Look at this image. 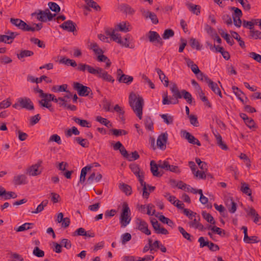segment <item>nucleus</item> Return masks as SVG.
<instances>
[{
	"instance_id": "55",
	"label": "nucleus",
	"mask_w": 261,
	"mask_h": 261,
	"mask_svg": "<svg viewBox=\"0 0 261 261\" xmlns=\"http://www.w3.org/2000/svg\"><path fill=\"white\" fill-rule=\"evenodd\" d=\"M159 219L160 221H161L162 223L166 224L170 226H172L174 224L173 222L171 220H170L168 218L165 217L164 215H160L159 217Z\"/></svg>"
},
{
	"instance_id": "52",
	"label": "nucleus",
	"mask_w": 261,
	"mask_h": 261,
	"mask_svg": "<svg viewBox=\"0 0 261 261\" xmlns=\"http://www.w3.org/2000/svg\"><path fill=\"white\" fill-rule=\"evenodd\" d=\"M75 140L83 147H88L89 146V142L86 139H83L80 137H76Z\"/></svg>"
},
{
	"instance_id": "57",
	"label": "nucleus",
	"mask_w": 261,
	"mask_h": 261,
	"mask_svg": "<svg viewBox=\"0 0 261 261\" xmlns=\"http://www.w3.org/2000/svg\"><path fill=\"white\" fill-rule=\"evenodd\" d=\"M231 10H233L234 13L232 14V17L241 18L243 15L242 11L237 7H231Z\"/></svg>"
},
{
	"instance_id": "22",
	"label": "nucleus",
	"mask_w": 261,
	"mask_h": 261,
	"mask_svg": "<svg viewBox=\"0 0 261 261\" xmlns=\"http://www.w3.org/2000/svg\"><path fill=\"white\" fill-rule=\"evenodd\" d=\"M0 196L5 200H8L11 198H16L17 197V194L12 191H7L5 189L3 191H0Z\"/></svg>"
},
{
	"instance_id": "25",
	"label": "nucleus",
	"mask_w": 261,
	"mask_h": 261,
	"mask_svg": "<svg viewBox=\"0 0 261 261\" xmlns=\"http://www.w3.org/2000/svg\"><path fill=\"white\" fill-rule=\"evenodd\" d=\"M119 8L121 12L126 14L133 15L135 12V11L127 4H122L120 5Z\"/></svg>"
},
{
	"instance_id": "20",
	"label": "nucleus",
	"mask_w": 261,
	"mask_h": 261,
	"mask_svg": "<svg viewBox=\"0 0 261 261\" xmlns=\"http://www.w3.org/2000/svg\"><path fill=\"white\" fill-rule=\"evenodd\" d=\"M183 135L185 139L188 141L189 143L192 144H196L199 146L201 145V143L197 139L195 138L194 136L191 135L190 133L185 131Z\"/></svg>"
},
{
	"instance_id": "48",
	"label": "nucleus",
	"mask_w": 261,
	"mask_h": 261,
	"mask_svg": "<svg viewBox=\"0 0 261 261\" xmlns=\"http://www.w3.org/2000/svg\"><path fill=\"white\" fill-rule=\"evenodd\" d=\"M130 39V37L129 35H126L125 37L124 38V41H122L121 39V43H119L122 46H125V47H129L130 48H133L134 46L132 45L131 46H129V40Z\"/></svg>"
},
{
	"instance_id": "15",
	"label": "nucleus",
	"mask_w": 261,
	"mask_h": 261,
	"mask_svg": "<svg viewBox=\"0 0 261 261\" xmlns=\"http://www.w3.org/2000/svg\"><path fill=\"white\" fill-rule=\"evenodd\" d=\"M13 183L16 186L27 184L28 183L27 177L24 174L15 175L14 176Z\"/></svg>"
},
{
	"instance_id": "9",
	"label": "nucleus",
	"mask_w": 261,
	"mask_h": 261,
	"mask_svg": "<svg viewBox=\"0 0 261 261\" xmlns=\"http://www.w3.org/2000/svg\"><path fill=\"white\" fill-rule=\"evenodd\" d=\"M147 37L149 41L155 45L157 43L159 44L160 46L163 45L164 42L156 32L150 31L147 34Z\"/></svg>"
},
{
	"instance_id": "42",
	"label": "nucleus",
	"mask_w": 261,
	"mask_h": 261,
	"mask_svg": "<svg viewBox=\"0 0 261 261\" xmlns=\"http://www.w3.org/2000/svg\"><path fill=\"white\" fill-rule=\"evenodd\" d=\"M67 86H68L67 84H63V85L59 86H54L52 87L51 90L55 92H66L67 93L68 92V91L67 90Z\"/></svg>"
},
{
	"instance_id": "61",
	"label": "nucleus",
	"mask_w": 261,
	"mask_h": 261,
	"mask_svg": "<svg viewBox=\"0 0 261 261\" xmlns=\"http://www.w3.org/2000/svg\"><path fill=\"white\" fill-rule=\"evenodd\" d=\"M31 42L38 45V47L41 48H44L45 47V45L44 42L39 39L36 38H31L30 39Z\"/></svg>"
},
{
	"instance_id": "17",
	"label": "nucleus",
	"mask_w": 261,
	"mask_h": 261,
	"mask_svg": "<svg viewBox=\"0 0 261 261\" xmlns=\"http://www.w3.org/2000/svg\"><path fill=\"white\" fill-rule=\"evenodd\" d=\"M200 220V217L199 215L197 216V218H194L192 221L189 223V225L190 227L198 229L201 231L204 230V227L203 225L199 222Z\"/></svg>"
},
{
	"instance_id": "39",
	"label": "nucleus",
	"mask_w": 261,
	"mask_h": 261,
	"mask_svg": "<svg viewBox=\"0 0 261 261\" xmlns=\"http://www.w3.org/2000/svg\"><path fill=\"white\" fill-rule=\"evenodd\" d=\"M34 55L33 51L29 50H22L17 54V58L21 59L24 57H30Z\"/></svg>"
},
{
	"instance_id": "62",
	"label": "nucleus",
	"mask_w": 261,
	"mask_h": 261,
	"mask_svg": "<svg viewBox=\"0 0 261 261\" xmlns=\"http://www.w3.org/2000/svg\"><path fill=\"white\" fill-rule=\"evenodd\" d=\"M164 121L167 124H172L173 121V118L171 116H168L167 114H162L161 115Z\"/></svg>"
},
{
	"instance_id": "12",
	"label": "nucleus",
	"mask_w": 261,
	"mask_h": 261,
	"mask_svg": "<svg viewBox=\"0 0 261 261\" xmlns=\"http://www.w3.org/2000/svg\"><path fill=\"white\" fill-rule=\"evenodd\" d=\"M76 24L72 20H68L64 22L60 25V27L63 30L69 32H74L76 31Z\"/></svg>"
},
{
	"instance_id": "1",
	"label": "nucleus",
	"mask_w": 261,
	"mask_h": 261,
	"mask_svg": "<svg viewBox=\"0 0 261 261\" xmlns=\"http://www.w3.org/2000/svg\"><path fill=\"white\" fill-rule=\"evenodd\" d=\"M170 88L173 94L172 97L169 99L167 93H164L162 101L163 105L177 104L179 102L178 99L182 97L185 99L188 103H192L193 97L190 92L187 91L186 90H182L180 91L177 85L174 83H171Z\"/></svg>"
},
{
	"instance_id": "36",
	"label": "nucleus",
	"mask_w": 261,
	"mask_h": 261,
	"mask_svg": "<svg viewBox=\"0 0 261 261\" xmlns=\"http://www.w3.org/2000/svg\"><path fill=\"white\" fill-rule=\"evenodd\" d=\"M72 120L76 123L79 124L82 127H89V122L86 120L81 119L79 118L73 117Z\"/></svg>"
},
{
	"instance_id": "21",
	"label": "nucleus",
	"mask_w": 261,
	"mask_h": 261,
	"mask_svg": "<svg viewBox=\"0 0 261 261\" xmlns=\"http://www.w3.org/2000/svg\"><path fill=\"white\" fill-rule=\"evenodd\" d=\"M245 211L247 213L248 215L253 216L254 218L253 222L257 224L260 225L261 223H259V220L260 219V217L257 214L255 210L253 207H250V210L248 211L247 209L245 210Z\"/></svg>"
},
{
	"instance_id": "37",
	"label": "nucleus",
	"mask_w": 261,
	"mask_h": 261,
	"mask_svg": "<svg viewBox=\"0 0 261 261\" xmlns=\"http://www.w3.org/2000/svg\"><path fill=\"white\" fill-rule=\"evenodd\" d=\"M188 8L192 13L196 15H198L200 13V7L198 5L190 3L188 4Z\"/></svg>"
},
{
	"instance_id": "59",
	"label": "nucleus",
	"mask_w": 261,
	"mask_h": 261,
	"mask_svg": "<svg viewBox=\"0 0 261 261\" xmlns=\"http://www.w3.org/2000/svg\"><path fill=\"white\" fill-rule=\"evenodd\" d=\"M33 253L35 256L38 257H42L44 256V252L40 249L38 246L34 248Z\"/></svg>"
},
{
	"instance_id": "35",
	"label": "nucleus",
	"mask_w": 261,
	"mask_h": 261,
	"mask_svg": "<svg viewBox=\"0 0 261 261\" xmlns=\"http://www.w3.org/2000/svg\"><path fill=\"white\" fill-rule=\"evenodd\" d=\"M215 136L216 138L217 141V144L218 145V146L223 150H227L228 147L222 141V137L220 136V135L219 134L217 133V134L215 135Z\"/></svg>"
},
{
	"instance_id": "49",
	"label": "nucleus",
	"mask_w": 261,
	"mask_h": 261,
	"mask_svg": "<svg viewBox=\"0 0 261 261\" xmlns=\"http://www.w3.org/2000/svg\"><path fill=\"white\" fill-rule=\"evenodd\" d=\"M47 9L45 11L39 10V13L37 14V19L42 22H46L47 21L46 15L44 13H46Z\"/></svg>"
},
{
	"instance_id": "45",
	"label": "nucleus",
	"mask_w": 261,
	"mask_h": 261,
	"mask_svg": "<svg viewBox=\"0 0 261 261\" xmlns=\"http://www.w3.org/2000/svg\"><path fill=\"white\" fill-rule=\"evenodd\" d=\"M232 89L233 90V93L237 96L238 98L244 104V100L241 98V95L244 94V93L237 87L232 86Z\"/></svg>"
},
{
	"instance_id": "2",
	"label": "nucleus",
	"mask_w": 261,
	"mask_h": 261,
	"mask_svg": "<svg viewBox=\"0 0 261 261\" xmlns=\"http://www.w3.org/2000/svg\"><path fill=\"white\" fill-rule=\"evenodd\" d=\"M77 69L79 71L82 72H85L86 70H87L89 73L94 75H96L99 78H101L107 82L114 83L115 81L114 78L110 74H108L107 71H105L100 67L94 68L89 65L84 63H79L78 64Z\"/></svg>"
},
{
	"instance_id": "6",
	"label": "nucleus",
	"mask_w": 261,
	"mask_h": 261,
	"mask_svg": "<svg viewBox=\"0 0 261 261\" xmlns=\"http://www.w3.org/2000/svg\"><path fill=\"white\" fill-rule=\"evenodd\" d=\"M10 21L12 25L23 31H30L32 30L30 25L20 19L11 18Z\"/></svg>"
},
{
	"instance_id": "34",
	"label": "nucleus",
	"mask_w": 261,
	"mask_h": 261,
	"mask_svg": "<svg viewBox=\"0 0 261 261\" xmlns=\"http://www.w3.org/2000/svg\"><path fill=\"white\" fill-rule=\"evenodd\" d=\"M96 120L97 121L99 122L102 124H103L108 128L112 127L113 126L112 124L110 122V121L107 120L106 118H104L100 116H97Z\"/></svg>"
},
{
	"instance_id": "11",
	"label": "nucleus",
	"mask_w": 261,
	"mask_h": 261,
	"mask_svg": "<svg viewBox=\"0 0 261 261\" xmlns=\"http://www.w3.org/2000/svg\"><path fill=\"white\" fill-rule=\"evenodd\" d=\"M168 141V134L164 133L161 134L158 137L156 141V145L161 150L166 149V144Z\"/></svg>"
},
{
	"instance_id": "47",
	"label": "nucleus",
	"mask_w": 261,
	"mask_h": 261,
	"mask_svg": "<svg viewBox=\"0 0 261 261\" xmlns=\"http://www.w3.org/2000/svg\"><path fill=\"white\" fill-rule=\"evenodd\" d=\"M72 134L74 135H79L80 134V132L75 126L72 127L71 128L68 129L65 132V135L67 137H71Z\"/></svg>"
},
{
	"instance_id": "16",
	"label": "nucleus",
	"mask_w": 261,
	"mask_h": 261,
	"mask_svg": "<svg viewBox=\"0 0 261 261\" xmlns=\"http://www.w3.org/2000/svg\"><path fill=\"white\" fill-rule=\"evenodd\" d=\"M150 171L154 176L161 177L163 175V172L159 171L158 168V163H155L153 160L151 161L150 163Z\"/></svg>"
},
{
	"instance_id": "32",
	"label": "nucleus",
	"mask_w": 261,
	"mask_h": 261,
	"mask_svg": "<svg viewBox=\"0 0 261 261\" xmlns=\"http://www.w3.org/2000/svg\"><path fill=\"white\" fill-rule=\"evenodd\" d=\"M178 229L185 239L191 242L193 241V237L190 233L187 232L183 227L179 226Z\"/></svg>"
},
{
	"instance_id": "43",
	"label": "nucleus",
	"mask_w": 261,
	"mask_h": 261,
	"mask_svg": "<svg viewBox=\"0 0 261 261\" xmlns=\"http://www.w3.org/2000/svg\"><path fill=\"white\" fill-rule=\"evenodd\" d=\"M241 191L243 193L246 194L249 196H251L252 194L251 190L249 188V185L245 182H241Z\"/></svg>"
},
{
	"instance_id": "31",
	"label": "nucleus",
	"mask_w": 261,
	"mask_h": 261,
	"mask_svg": "<svg viewBox=\"0 0 261 261\" xmlns=\"http://www.w3.org/2000/svg\"><path fill=\"white\" fill-rule=\"evenodd\" d=\"M230 34H231L232 37L239 42L240 46L242 48H245L246 46H245V42L244 41H243L241 39V38L240 37V35L238 34V33L234 31H230Z\"/></svg>"
},
{
	"instance_id": "54",
	"label": "nucleus",
	"mask_w": 261,
	"mask_h": 261,
	"mask_svg": "<svg viewBox=\"0 0 261 261\" xmlns=\"http://www.w3.org/2000/svg\"><path fill=\"white\" fill-rule=\"evenodd\" d=\"M129 166L132 171L136 175V176H138V174H141V173H140V169L138 165L136 164H130Z\"/></svg>"
},
{
	"instance_id": "58",
	"label": "nucleus",
	"mask_w": 261,
	"mask_h": 261,
	"mask_svg": "<svg viewBox=\"0 0 261 261\" xmlns=\"http://www.w3.org/2000/svg\"><path fill=\"white\" fill-rule=\"evenodd\" d=\"M38 102L40 106L48 109L51 112L53 111V109L51 108V104L49 102L46 100L43 101V99H42L39 100Z\"/></svg>"
},
{
	"instance_id": "64",
	"label": "nucleus",
	"mask_w": 261,
	"mask_h": 261,
	"mask_svg": "<svg viewBox=\"0 0 261 261\" xmlns=\"http://www.w3.org/2000/svg\"><path fill=\"white\" fill-rule=\"evenodd\" d=\"M243 8L246 11H249L251 9V6L247 0H237Z\"/></svg>"
},
{
	"instance_id": "51",
	"label": "nucleus",
	"mask_w": 261,
	"mask_h": 261,
	"mask_svg": "<svg viewBox=\"0 0 261 261\" xmlns=\"http://www.w3.org/2000/svg\"><path fill=\"white\" fill-rule=\"evenodd\" d=\"M174 35V32L172 29H166L162 35L164 39H168L170 37H173Z\"/></svg>"
},
{
	"instance_id": "44",
	"label": "nucleus",
	"mask_w": 261,
	"mask_h": 261,
	"mask_svg": "<svg viewBox=\"0 0 261 261\" xmlns=\"http://www.w3.org/2000/svg\"><path fill=\"white\" fill-rule=\"evenodd\" d=\"M85 3L88 7H91L95 9L96 11H100V7L93 0H85Z\"/></svg>"
},
{
	"instance_id": "29",
	"label": "nucleus",
	"mask_w": 261,
	"mask_h": 261,
	"mask_svg": "<svg viewBox=\"0 0 261 261\" xmlns=\"http://www.w3.org/2000/svg\"><path fill=\"white\" fill-rule=\"evenodd\" d=\"M119 189L122 192L125 193V194L126 195H130L132 194V188L130 186H129L127 184H125L124 183L120 184Z\"/></svg>"
},
{
	"instance_id": "53",
	"label": "nucleus",
	"mask_w": 261,
	"mask_h": 261,
	"mask_svg": "<svg viewBox=\"0 0 261 261\" xmlns=\"http://www.w3.org/2000/svg\"><path fill=\"white\" fill-rule=\"evenodd\" d=\"M117 27V30L121 32L126 33L130 31V29L128 28L129 25L127 27L126 25V22H122L118 24Z\"/></svg>"
},
{
	"instance_id": "18",
	"label": "nucleus",
	"mask_w": 261,
	"mask_h": 261,
	"mask_svg": "<svg viewBox=\"0 0 261 261\" xmlns=\"http://www.w3.org/2000/svg\"><path fill=\"white\" fill-rule=\"evenodd\" d=\"M58 101H59V105L60 107H62L73 111L76 110V107L74 105L68 104L67 103V100H65L64 98H62V97H58Z\"/></svg>"
},
{
	"instance_id": "10",
	"label": "nucleus",
	"mask_w": 261,
	"mask_h": 261,
	"mask_svg": "<svg viewBox=\"0 0 261 261\" xmlns=\"http://www.w3.org/2000/svg\"><path fill=\"white\" fill-rule=\"evenodd\" d=\"M150 223L156 233L162 234H168L169 233L168 231L166 228L161 226V224L159 223L156 219L152 218Z\"/></svg>"
},
{
	"instance_id": "27",
	"label": "nucleus",
	"mask_w": 261,
	"mask_h": 261,
	"mask_svg": "<svg viewBox=\"0 0 261 261\" xmlns=\"http://www.w3.org/2000/svg\"><path fill=\"white\" fill-rule=\"evenodd\" d=\"M226 206L230 213L233 214L236 211L237 203L233 201L232 198L227 200Z\"/></svg>"
},
{
	"instance_id": "23",
	"label": "nucleus",
	"mask_w": 261,
	"mask_h": 261,
	"mask_svg": "<svg viewBox=\"0 0 261 261\" xmlns=\"http://www.w3.org/2000/svg\"><path fill=\"white\" fill-rule=\"evenodd\" d=\"M46 79H47V80H46V83H51V80L48 79L45 75H42L39 78H35L32 75H29L28 76V80L30 81L32 83H36L37 84L40 83L42 82V80H45Z\"/></svg>"
},
{
	"instance_id": "3",
	"label": "nucleus",
	"mask_w": 261,
	"mask_h": 261,
	"mask_svg": "<svg viewBox=\"0 0 261 261\" xmlns=\"http://www.w3.org/2000/svg\"><path fill=\"white\" fill-rule=\"evenodd\" d=\"M128 102L130 107L133 109L139 119L142 118V111L144 105L143 98L134 93L131 92L129 95Z\"/></svg>"
},
{
	"instance_id": "30",
	"label": "nucleus",
	"mask_w": 261,
	"mask_h": 261,
	"mask_svg": "<svg viewBox=\"0 0 261 261\" xmlns=\"http://www.w3.org/2000/svg\"><path fill=\"white\" fill-rule=\"evenodd\" d=\"M97 60L98 62H106V67L109 68L111 65V62L108 58L103 54L97 56Z\"/></svg>"
},
{
	"instance_id": "8",
	"label": "nucleus",
	"mask_w": 261,
	"mask_h": 261,
	"mask_svg": "<svg viewBox=\"0 0 261 261\" xmlns=\"http://www.w3.org/2000/svg\"><path fill=\"white\" fill-rule=\"evenodd\" d=\"M20 107L22 109H25L29 110H33L34 107L31 99L27 97H21L18 99Z\"/></svg>"
},
{
	"instance_id": "63",
	"label": "nucleus",
	"mask_w": 261,
	"mask_h": 261,
	"mask_svg": "<svg viewBox=\"0 0 261 261\" xmlns=\"http://www.w3.org/2000/svg\"><path fill=\"white\" fill-rule=\"evenodd\" d=\"M158 166H159V168L161 169L168 171V167H170V164L168 161H162L160 160L158 162Z\"/></svg>"
},
{
	"instance_id": "33",
	"label": "nucleus",
	"mask_w": 261,
	"mask_h": 261,
	"mask_svg": "<svg viewBox=\"0 0 261 261\" xmlns=\"http://www.w3.org/2000/svg\"><path fill=\"white\" fill-rule=\"evenodd\" d=\"M198 94L200 99L205 102V105L209 108L212 107V105L207 99V98L205 96L204 92L202 90L201 88H199L198 90Z\"/></svg>"
},
{
	"instance_id": "40",
	"label": "nucleus",
	"mask_w": 261,
	"mask_h": 261,
	"mask_svg": "<svg viewBox=\"0 0 261 261\" xmlns=\"http://www.w3.org/2000/svg\"><path fill=\"white\" fill-rule=\"evenodd\" d=\"M48 202V200L45 199L43 200L42 202L38 205L35 211L32 212V213L34 214H38L44 210V207L47 205Z\"/></svg>"
},
{
	"instance_id": "24",
	"label": "nucleus",
	"mask_w": 261,
	"mask_h": 261,
	"mask_svg": "<svg viewBox=\"0 0 261 261\" xmlns=\"http://www.w3.org/2000/svg\"><path fill=\"white\" fill-rule=\"evenodd\" d=\"M92 166L91 165H87L86 167L83 168L81 170L80 180L78 183V185L80 183L84 184L86 180V176L88 170H91Z\"/></svg>"
},
{
	"instance_id": "46",
	"label": "nucleus",
	"mask_w": 261,
	"mask_h": 261,
	"mask_svg": "<svg viewBox=\"0 0 261 261\" xmlns=\"http://www.w3.org/2000/svg\"><path fill=\"white\" fill-rule=\"evenodd\" d=\"M144 123L146 128L149 130H152L153 129V122L150 116H147L145 118Z\"/></svg>"
},
{
	"instance_id": "4",
	"label": "nucleus",
	"mask_w": 261,
	"mask_h": 261,
	"mask_svg": "<svg viewBox=\"0 0 261 261\" xmlns=\"http://www.w3.org/2000/svg\"><path fill=\"white\" fill-rule=\"evenodd\" d=\"M121 227H125L130 222V210L126 202L122 204V209L119 218Z\"/></svg>"
},
{
	"instance_id": "38",
	"label": "nucleus",
	"mask_w": 261,
	"mask_h": 261,
	"mask_svg": "<svg viewBox=\"0 0 261 261\" xmlns=\"http://www.w3.org/2000/svg\"><path fill=\"white\" fill-rule=\"evenodd\" d=\"M202 216L207 222L212 224L216 223L213 217L210 214L207 213L205 211H203L202 212Z\"/></svg>"
},
{
	"instance_id": "7",
	"label": "nucleus",
	"mask_w": 261,
	"mask_h": 261,
	"mask_svg": "<svg viewBox=\"0 0 261 261\" xmlns=\"http://www.w3.org/2000/svg\"><path fill=\"white\" fill-rule=\"evenodd\" d=\"M135 222L138 230L147 236L151 234V231L148 229V225L145 221L137 218Z\"/></svg>"
},
{
	"instance_id": "19",
	"label": "nucleus",
	"mask_w": 261,
	"mask_h": 261,
	"mask_svg": "<svg viewBox=\"0 0 261 261\" xmlns=\"http://www.w3.org/2000/svg\"><path fill=\"white\" fill-rule=\"evenodd\" d=\"M42 161L38 162L37 164L32 165L28 169V172L30 175L36 176L41 173V171L38 170L39 167L40 166Z\"/></svg>"
},
{
	"instance_id": "60",
	"label": "nucleus",
	"mask_w": 261,
	"mask_h": 261,
	"mask_svg": "<svg viewBox=\"0 0 261 261\" xmlns=\"http://www.w3.org/2000/svg\"><path fill=\"white\" fill-rule=\"evenodd\" d=\"M207 84L209 87L215 93L218 92V91L220 89L217 84L215 82H214L211 80H210V82H208Z\"/></svg>"
},
{
	"instance_id": "28",
	"label": "nucleus",
	"mask_w": 261,
	"mask_h": 261,
	"mask_svg": "<svg viewBox=\"0 0 261 261\" xmlns=\"http://www.w3.org/2000/svg\"><path fill=\"white\" fill-rule=\"evenodd\" d=\"M59 63L61 64H64L68 66L70 65L73 67H75L77 66H78L74 60L70 59H66L65 57L61 58L59 61Z\"/></svg>"
},
{
	"instance_id": "56",
	"label": "nucleus",
	"mask_w": 261,
	"mask_h": 261,
	"mask_svg": "<svg viewBox=\"0 0 261 261\" xmlns=\"http://www.w3.org/2000/svg\"><path fill=\"white\" fill-rule=\"evenodd\" d=\"M48 6L49 9L53 12L58 13L60 11V7L59 6L54 2H49Z\"/></svg>"
},
{
	"instance_id": "5",
	"label": "nucleus",
	"mask_w": 261,
	"mask_h": 261,
	"mask_svg": "<svg viewBox=\"0 0 261 261\" xmlns=\"http://www.w3.org/2000/svg\"><path fill=\"white\" fill-rule=\"evenodd\" d=\"M73 87L74 89L77 91L78 94L81 96H87L90 92H92L90 87L84 86L78 82H74ZM91 94H92V93H91Z\"/></svg>"
},
{
	"instance_id": "26",
	"label": "nucleus",
	"mask_w": 261,
	"mask_h": 261,
	"mask_svg": "<svg viewBox=\"0 0 261 261\" xmlns=\"http://www.w3.org/2000/svg\"><path fill=\"white\" fill-rule=\"evenodd\" d=\"M106 34L107 36L111 37L112 39L116 42L117 43H121V36L119 34H115V30H113L112 32H110L107 30L106 31Z\"/></svg>"
},
{
	"instance_id": "13",
	"label": "nucleus",
	"mask_w": 261,
	"mask_h": 261,
	"mask_svg": "<svg viewBox=\"0 0 261 261\" xmlns=\"http://www.w3.org/2000/svg\"><path fill=\"white\" fill-rule=\"evenodd\" d=\"M138 178L139 181L140 183V185L142 187H143V193L142 196L145 198H148L149 196V193L148 191H147V184L146 182L144 181V175L143 174V172H141V174L138 175V176H137Z\"/></svg>"
},
{
	"instance_id": "41",
	"label": "nucleus",
	"mask_w": 261,
	"mask_h": 261,
	"mask_svg": "<svg viewBox=\"0 0 261 261\" xmlns=\"http://www.w3.org/2000/svg\"><path fill=\"white\" fill-rule=\"evenodd\" d=\"M249 37L251 39H261V32L258 30L255 31L254 28L250 31Z\"/></svg>"
},
{
	"instance_id": "14",
	"label": "nucleus",
	"mask_w": 261,
	"mask_h": 261,
	"mask_svg": "<svg viewBox=\"0 0 261 261\" xmlns=\"http://www.w3.org/2000/svg\"><path fill=\"white\" fill-rule=\"evenodd\" d=\"M141 11L145 18H149L153 23L157 24L159 22L158 18L154 13L146 11L144 9H142Z\"/></svg>"
},
{
	"instance_id": "50",
	"label": "nucleus",
	"mask_w": 261,
	"mask_h": 261,
	"mask_svg": "<svg viewBox=\"0 0 261 261\" xmlns=\"http://www.w3.org/2000/svg\"><path fill=\"white\" fill-rule=\"evenodd\" d=\"M33 225V223H25L17 228H15L14 230H15L17 232L23 231L28 230V229L31 228V227H30V225Z\"/></svg>"
}]
</instances>
